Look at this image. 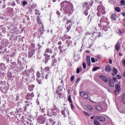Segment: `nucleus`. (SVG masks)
Segmentation results:
<instances>
[{"label": "nucleus", "mask_w": 125, "mask_h": 125, "mask_svg": "<svg viewBox=\"0 0 125 125\" xmlns=\"http://www.w3.org/2000/svg\"><path fill=\"white\" fill-rule=\"evenodd\" d=\"M99 77L101 80H102V81H103V82H104L105 83H108V80L107 79V78H106L105 76L102 75L99 76Z\"/></svg>", "instance_id": "obj_17"}, {"label": "nucleus", "mask_w": 125, "mask_h": 125, "mask_svg": "<svg viewBox=\"0 0 125 125\" xmlns=\"http://www.w3.org/2000/svg\"><path fill=\"white\" fill-rule=\"evenodd\" d=\"M28 2H27L26 1H24L23 2H22V5L23 6H25V5H26V4H27Z\"/></svg>", "instance_id": "obj_41"}, {"label": "nucleus", "mask_w": 125, "mask_h": 125, "mask_svg": "<svg viewBox=\"0 0 125 125\" xmlns=\"http://www.w3.org/2000/svg\"><path fill=\"white\" fill-rule=\"evenodd\" d=\"M111 19L113 20H116L117 19V16L115 14H113L111 15Z\"/></svg>", "instance_id": "obj_30"}, {"label": "nucleus", "mask_w": 125, "mask_h": 125, "mask_svg": "<svg viewBox=\"0 0 125 125\" xmlns=\"http://www.w3.org/2000/svg\"><path fill=\"white\" fill-rule=\"evenodd\" d=\"M83 69H86V64H85V62H83Z\"/></svg>", "instance_id": "obj_39"}, {"label": "nucleus", "mask_w": 125, "mask_h": 125, "mask_svg": "<svg viewBox=\"0 0 125 125\" xmlns=\"http://www.w3.org/2000/svg\"><path fill=\"white\" fill-rule=\"evenodd\" d=\"M53 125L55 124V122L53 121L52 119H50L49 120H47L46 122V125Z\"/></svg>", "instance_id": "obj_14"}, {"label": "nucleus", "mask_w": 125, "mask_h": 125, "mask_svg": "<svg viewBox=\"0 0 125 125\" xmlns=\"http://www.w3.org/2000/svg\"><path fill=\"white\" fill-rule=\"evenodd\" d=\"M121 6H123L125 5V0H122L121 1Z\"/></svg>", "instance_id": "obj_35"}, {"label": "nucleus", "mask_w": 125, "mask_h": 125, "mask_svg": "<svg viewBox=\"0 0 125 125\" xmlns=\"http://www.w3.org/2000/svg\"><path fill=\"white\" fill-rule=\"evenodd\" d=\"M75 79V77H74V76H72L71 77V79H70V81L71 82H73V81H74V79Z\"/></svg>", "instance_id": "obj_49"}, {"label": "nucleus", "mask_w": 125, "mask_h": 125, "mask_svg": "<svg viewBox=\"0 0 125 125\" xmlns=\"http://www.w3.org/2000/svg\"><path fill=\"white\" fill-rule=\"evenodd\" d=\"M51 111L52 113L54 116H56V115H57L58 113L60 112V110H59V109H58V108H57L56 105H54L53 107H52Z\"/></svg>", "instance_id": "obj_8"}, {"label": "nucleus", "mask_w": 125, "mask_h": 125, "mask_svg": "<svg viewBox=\"0 0 125 125\" xmlns=\"http://www.w3.org/2000/svg\"><path fill=\"white\" fill-rule=\"evenodd\" d=\"M86 60L88 65L90 66V57L89 56H87Z\"/></svg>", "instance_id": "obj_20"}, {"label": "nucleus", "mask_w": 125, "mask_h": 125, "mask_svg": "<svg viewBox=\"0 0 125 125\" xmlns=\"http://www.w3.org/2000/svg\"><path fill=\"white\" fill-rule=\"evenodd\" d=\"M47 115L49 117H51V115L50 114V112H49V110H48V113Z\"/></svg>", "instance_id": "obj_55"}, {"label": "nucleus", "mask_w": 125, "mask_h": 125, "mask_svg": "<svg viewBox=\"0 0 125 125\" xmlns=\"http://www.w3.org/2000/svg\"><path fill=\"white\" fill-rule=\"evenodd\" d=\"M123 64L124 66L125 67V60H123Z\"/></svg>", "instance_id": "obj_60"}, {"label": "nucleus", "mask_w": 125, "mask_h": 125, "mask_svg": "<svg viewBox=\"0 0 125 125\" xmlns=\"http://www.w3.org/2000/svg\"><path fill=\"white\" fill-rule=\"evenodd\" d=\"M37 76L38 78L39 79H40V78H41V73H40V72L38 71L37 73Z\"/></svg>", "instance_id": "obj_38"}, {"label": "nucleus", "mask_w": 125, "mask_h": 125, "mask_svg": "<svg viewBox=\"0 0 125 125\" xmlns=\"http://www.w3.org/2000/svg\"><path fill=\"white\" fill-rule=\"evenodd\" d=\"M111 67L109 65H106L105 67V70L107 71V72H111Z\"/></svg>", "instance_id": "obj_23"}, {"label": "nucleus", "mask_w": 125, "mask_h": 125, "mask_svg": "<svg viewBox=\"0 0 125 125\" xmlns=\"http://www.w3.org/2000/svg\"><path fill=\"white\" fill-rule=\"evenodd\" d=\"M22 123L24 125H29V122L27 121L26 120H23L22 122Z\"/></svg>", "instance_id": "obj_26"}, {"label": "nucleus", "mask_w": 125, "mask_h": 125, "mask_svg": "<svg viewBox=\"0 0 125 125\" xmlns=\"http://www.w3.org/2000/svg\"><path fill=\"white\" fill-rule=\"evenodd\" d=\"M115 10L117 12H121V8H120V7H115Z\"/></svg>", "instance_id": "obj_34"}, {"label": "nucleus", "mask_w": 125, "mask_h": 125, "mask_svg": "<svg viewBox=\"0 0 125 125\" xmlns=\"http://www.w3.org/2000/svg\"><path fill=\"white\" fill-rule=\"evenodd\" d=\"M36 14H40V13L38 10H35Z\"/></svg>", "instance_id": "obj_57"}, {"label": "nucleus", "mask_w": 125, "mask_h": 125, "mask_svg": "<svg viewBox=\"0 0 125 125\" xmlns=\"http://www.w3.org/2000/svg\"><path fill=\"white\" fill-rule=\"evenodd\" d=\"M115 48L117 51H119L121 49V42H118L116 43Z\"/></svg>", "instance_id": "obj_16"}, {"label": "nucleus", "mask_w": 125, "mask_h": 125, "mask_svg": "<svg viewBox=\"0 0 125 125\" xmlns=\"http://www.w3.org/2000/svg\"><path fill=\"white\" fill-rule=\"evenodd\" d=\"M97 15L98 16H101V15H104L105 14V8L102 5H99L97 7Z\"/></svg>", "instance_id": "obj_4"}, {"label": "nucleus", "mask_w": 125, "mask_h": 125, "mask_svg": "<svg viewBox=\"0 0 125 125\" xmlns=\"http://www.w3.org/2000/svg\"><path fill=\"white\" fill-rule=\"evenodd\" d=\"M109 64H112V63H113V61H112V60H109Z\"/></svg>", "instance_id": "obj_59"}, {"label": "nucleus", "mask_w": 125, "mask_h": 125, "mask_svg": "<svg viewBox=\"0 0 125 125\" xmlns=\"http://www.w3.org/2000/svg\"><path fill=\"white\" fill-rule=\"evenodd\" d=\"M71 22H72V21H71V20H67V22H66V26H67V25H68V24L69 23H71Z\"/></svg>", "instance_id": "obj_45"}, {"label": "nucleus", "mask_w": 125, "mask_h": 125, "mask_svg": "<svg viewBox=\"0 0 125 125\" xmlns=\"http://www.w3.org/2000/svg\"><path fill=\"white\" fill-rule=\"evenodd\" d=\"M91 60L92 63H95V59L94 58H91Z\"/></svg>", "instance_id": "obj_42"}, {"label": "nucleus", "mask_w": 125, "mask_h": 125, "mask_svg": "<svg viewBox=\"0 0 125 125\" xmlns=\"http://www.w3.org/2000/svg\"><path fill=\"white\" fill-rule=\"evenodd\" d=\"M109 2L113 4V3H114L115 1L114 0H111L110 1H109Z\"/></svg>", "instance_id": "obj_54"}, {"label": "nucleus", "mask_w": 125, "mask_h": 125, "mask_svg": "<svg viewBox=\"0 0 125 125\" xmlns=\"http://www.w3.org/2000/svg\"><path fill=\"white\" fill-rule=\"evenodd\" d=\"M115 88L117 89V91H120V90H121V85L119 84H116L115 85Z\"/></svg>", "instance_id": "obj_22"}, {"label": "nucleus", "mask_w": 125, "mask_h": 125, "mask_svg": "<svg viewBox=\"0 0 125 125\" xmlns=\"http://www.w3.org/2000/svg\"><path fill=\"white\" fill-rule=\"evenodd\" d=\"M70 41V40L68 39L66 40V43H69V42Z\"/></svg>", "instance_id": "obj_64"}, {"label": "nucleus", "mask_w": 125, "mask_h": 125, "mask_svg": "<svg viewBox=\"0 0 125 125\" xmlns=\"http://www.w3.org/2000/svg\"><path fill=\"white\" fill-rule=\"evenodd\" d=\"M100 23H99V27H101L103 30L107 31L108 30V19L103 17L100 21Z\"/></svg>", "instance_id": "obj_1"}, {"label": "nucleus", "mask_w": 125, "mask_h": 125, "mask_svg": "<svg viewBox=\"0 0 125 125\" xmlns=\"http://www.w3.org/2000/svg\"><path fill=\"white\" fill-rule=\"evenodd\" d=\"M95 108L96 110H97V111H102V110L103 109V108H102L101 106L98 105H95Z\"/></svg>", "instance_id": "obj_19"}, {"label": "nucleus", "mask_w": 125, "mask_h": 125, "mask_svg": "<svg viewBox=\"0 0 125 125\" xmlns=\"http://www.w3.org/2000/svg\"><path fill=\"white\" fill-rule=\"evenodd\" d=\"M34 87H35V85L33 84L29 85L28 86V89L30 91H32L34 90Z\"/></svg>", "instance_id": "obj_21"}, {"label": "nucleus", "mask_w": 125, "mask_h": 125, "mask_svg": "<svg viewBox=\"0 0 125 125\" xmlns=\"http://www.w3.org/2000/svg\"><path fill=\"white\" fill-rule=\"evenodd\" d=\"M94 124L95 125H100V123H99V122L96 120H94Z\"/></svg>", "instance_id": "obj_33"}, {"label": "nucleus", "mask_w": 125, "mask_h": 125, "mask_svg": "<svg viewBox=\"0 0 125 125\" xmlns=\"http://www.w3.org/2000/svg\"><path fill=\"white\" fill-rule=\"evenodd\" d=\"M62 7H68V6H72L71 3L67 1H64L61 3Z\"/></svg>", "instance_id": "obj_9"}, {"label": "nucleus", "mask_w": 125, "mask_h": 125, "mask_svg": "<svg viewBox=\"0 0 125 125\" xmlns=\"http://www.w3.org/2000/svg\"><path fill=\"white\" fill-rule=\"evenodd\" d=\"M118 34H120V35H123V32H122V30L121 29L119 30Z\"/></svg>", "instance_id": "obj_48"}, {"label": "nucleus", "mask_w": 125, "mask_h": 125, "mask_svg": "<svg viewBox=\"0 0 125 125\" xmlns=\"http://www.w3.org/2000/svg\"><path fill=\"white\" fill-rule=\"evenodd\" d=\"M60 54H62V53L63 52V51H64V52H65V50H63V51H62V50H60Z\"/></svg>", "instance_id": "obj_52"}, {"label": "nucleus", "mask_w": 125, "mask_h": 125, "mask_svg": "<svg viewBox=\"0 0 125 125\" xmlns=\"http://www.w3.org/2000/svg\"><path fill=\"white\" fill-rule=\"evenodd\" d=\"M61 122L60 121H59L58 122V125H61Z\"/></svg>", "instance_id": "obj_63"}, {"label": "nucleus", "mask_w": 125, "mask_h": 125, "mask_svg": "<svg viewBox=\"0 0 125 125\" xmlns=\"http://www.w3.org/2000/svg\"><path fill=\"white\" fill-rule=\"evenodd\" d=\"M17 31H18V29H12L11 32L13 33V34H17Z\"/></svg>", "instance_id": "obj_28"}, {"label": "nucleus", "mask_w": 125, "mask_h": 125, "mask_svg": "<svg viewBox=\"0 0 125 125\" xmlns=\"http://www.w3.org/2000/svg\"><path fill=\"white\" fill-rule=\"evenodd\" d=\"M52 54V50L51 49H46L44 56L45 57V63H46L48 62V60H49V57H50V55Z\"/></svg>", "instance_id": "obj_3"}, {"label": "nucleus", "mask_w": 125, "mask_h": 125, "mask_svg": "<svg viewBox=\"0 0 125 125\" xmlns=\"http://www.w3.org/2000/svg\"><path fill=\"white\" fill-rule=\"evenodd\" d=\"M61 113L62 114V115H63V116H66V115H69V110H68V109L67 108H65L63 110H62L61 111Z\"/></svg>", "instance_id": "obj_13"}, {"label": "nucleus", "mask_w": 125, "mask_h": 125, "mask_svg": "<svg viewBox=\"0 0 125 125\" xmlns=\"http://www.w3.org/2000/svg\"><path fill=\"white\" fill-rule=\"evenodd\" d=\"M23 75L24 76H25L28 79L31 77L33 78V80H35V76H34V74L31 72L30 70H25L24 72H23Z\"/></svg>", "instance_id": "obj_5"}, {"label": "nucleus", "mask_w": 125, "mask_h": 125, "mask_svg": "<svg viewBox=\"0 0 125 125\" xmlns=\"http://www.w3.org/2000/svg\"><path fill=\"white\" fill-rule=\"evenodd\" d=\"M113 72H114V73H115V75L116 74H118V70L116 68L113 67Z\"/></svg>", "instance_id": "obj_31"}, {"label": "nucleus", "mask_w": 125, "mask_h": 125, "mask_svg": "<svg viewBox=\"0 0 125 125\" xmlns=\"http://www.w3.org/2000/svg\"><path fill=\"white\" fill-rule=\"evenodd\" d=\"M72 27V23H70L69 26H68L67 27L66 30L67 31V32H69V31H70V30H71V28Z\"/></svg>", "instance_id": "obj_29"}, {"label": "nucleus", "mask_w": 125, "mask_h": 125, "mask_svg": "<svg viewBox=\"0 0 125 125\" xmlns=\"http://www.w3.org/2000/svg\"><path fill=\"white\" fill-rule=\"evenodd\" d=\"M99 68V67H96L93 68V71L94 72H95V71H97V70H98V68Z\"/></svg>", "instance_id": "obj_40"}, {"label": "nucleus", "mask_w": 125, "mask_h": 125, "mask_svg": "<svg viewBox=\"0 0 125 125\" xmlns=\"http://www.w3.org/2000/svg\"><path fill=\"white\" fill-rule=\"evenodd\" d=\"M84 5V6H85L86 7L87 6V5H88V3L87 2H85Z\"/></svg>", "instance_id": "obj_56"}, {"label": "nucleus", "mask_w": 125, "mask_h": 125, "mask_svg": "<svg viewBox=\"0 0 125 125\" xmlns=\"http://www.w3.org/2000/svg\"><path fill=\"white\" fill-rule=\"evenodd\" d=\"M64 38H65V39L67 40H70L71 39V37L68 36H65Z\"/></svg>", "instance_id": "obj_44"}, {"label": "nucleus", "mask_w": 125, "mask_h": 125, "mask_svg": "<svg viewBox=\"0 0 125 125\" xmlns=\"http://www.w3.org/2000/svg\"><path fill=\"white\" fill-rule=\"evenodd\" d=\"M34 93H29L26 95V99H27V100H31V99H32V98H33V97H34Z\"/></svg>", "instance_id": "obj_12"}, {"label": "nucleus", "mask_w": 125, "mask_h": 125, "mask_svg": "<svg viewBox=\"0 0 125 125\" xmlns=\"http://www.w3.org/2000/svg\"><path fill=\"white\" fill-rule=\"evenodd\" d=\"M118 109L119 110V112H120V113L125 114V106L124 105L120 106L119 108H118Z\"/></svg>", "instance_id": "obj_11"}, {"label": "nucleus", "mask_w": 125, "mask_h": 125, "mask_svg": "<svg viewBox=\"0 0 125 125\" xmlns=\"http://www.w3.org/2000/svg\"><path fill=\"white\" fill-rule=\"evenodd\" d=\"M87 108L88 110H89V111H93V107L90 105H87Z\"/></svg>", "instance_id": "obj_25"}, {"label": "nucleus", "mask_w": 125, "mask_h": 125, "mask_svg": "<svg viewBox=\"0 0 125 125\" xmlns=\"http://www.w3.org/2000/svg\"><path fill=\"white\" fill-rule=\"evenodd\" d=\"M88 12H87V11H85L84 12V15L86 16V15H88Z\"/></svg>", "instance_id": "obj_58"}, {"label": "nucleus", "mask_w": 125, "mask_h": 125, "mask_svg": "<svg viewBox=\"0 0 125 125\" xmlns=\"http://www.w3.org/2000/svg\"><path fill=\"white\" fill-rule=\"evenodd\" d=\"M17 101H18L19 100V96H17L16 98Z\"/></svg>", "instance_id": "obj_62"}, {"label": "nucleus", "mask_w": 125, "mask_h": 125, "mask_svg": "<svg viewBox=\"0 0 125 125\" xmlns=\"http://www.w3.org/2000/svg\"><path fill=\"white\" fill-rule=\"evenodd\" d=\"M29 52L28 53V57H32L35 54V45L31 44L29 48Z\"/></svg>", "instance_id": "obj_6"}, {"label": "nucleus", "mask_w": 125, "mask_h": 125, "mask_svg": "<svg viewBox=\"0 0 125 125\" xmlns=\"http://www.w3.org/2000/svg\"><path fill=\"white\" fill-rule=\"evenodd\" d=\"M81 96L83 98L87 99L88 98V95L85 93L84 91H81L80 92Z\"/></svg>", "instance_id": "obj_10"}, {"label": "nucleus", "mask_w": 125, "mask_h": 125, "mask_svg": "<svg viewBox=\"0 0 125 125\" xmlns=\"http://www.w3.org/2000/svg\"><path fill=\"white\" fill-rule=\"evenodd\" d=\"M83 70V68L81 67H78L77 68V74H79L80 72H81V71H82Z\"/></svg>", "instance_id": "obj_27"}, {"label": "nucleus", "mask_w": 125, "mask_h": 125, "mask_svg": "<svg viewBox=\"0 0 125 125\" xmlns=\"http://www.w3.org/2000/svg\"><path fill=\"white\" fill-rule=\"evenodd\" d=\"M81 81V78H78L77 81H76V83H79V82Z\"/></svg>", "instance_id": "obj_51"}, {"label": "nucleus", "mask_w": 125, "mask_h": 125, "mask_svg": "<svg viewBox=\"0 0 125 125\" xmlns=\"http://www.w3.org/2000/svg\"><path fill=\"white\" fill-rule=\"evenodd\" d=\"M50 75V70H49V67H46L42 70V78L47 80L48 76Z\"/></svg>", "instance_id": "obj_2"}, {"label": "nucleus", "mask_w": 125, "mask_h": 125, "mask_svg": "<svg viewBox=\"0 0 125 125\" xmlns=\"http://www.w3.org/2000/svg\"><path fill=\"white\" fill-rule=\"evenodd\" d=\"M37 82L38 83H39V84H41V83H42V80L38 79H37Z\"/></svg>", "instance_id": "obj_46"}, {"label": "nucleus", "mask_w": 125, "mask_h": 125, "mask_svg": "<svg viewBox=\"0 0 125 125\" xmlns=\"http://www.w3.org/2000/svg\"><path fill=\"white\" fill-rule=\"evenodd\" d=\"M96 119L100 122H105V121L106 120V119H105V118L102 116H97Z\"/></svg>", "instance_id": "obj_15"}, {"label": "nucleus", "mask_w": 125, "mask_h": 125, "mask_svg": "<svg viewBox=\"0 0 125 125\" xmlns=\"http://www.w3.org/2000/svg\"><path fill=\"white\" fill-rule=\"evenodd\" d=\"M37 122L40 124V125L44 124V123H45V115L39 117L37 120Z\"/></svg>", "instance_id": "obj_7"}, {"label": "nucleus", "mask_w": 125, "mask_h": 125, "mask_svg": "<svg viewBox=\"0 0 125 125\" xmlns=\"http://www.w3.org/2000/svg\"><path fill=\"white\" fill-rule=\"evenodd\" d=\"M109 85H110V86H111V87H113V86H114V83H109Z\"/></svg>", "instance_id": "obj_43"}, {"label": "nucleus", "mask_w": 125, "mask_h": 125, "mask_svg": "<svg viewBox=\"0 0 125 125\" xmlns=\"http://www.w3.org/2000/svg\"><path fill=\"white\" fill-rule=\"evenodd\" d=\"M83 113L87 117H90V114L88 113V112L84 111Z\"/></svg>", "instance_id": "obj_32"}, {"label": "nucleus", "mask_w": 125, "mask_h": 125, "mask_svg": "<svg viewBox=\"0 0 125 125\" xmlns=\"http://www.w3.org/2000/svg\"><path fill=\"white\" fill-rule=\"evenodd\" d=\"M5 69V65L3 63H0V73H1V71H3Z\"/></svg>", "instance_id": "obj_18"}, {"label": "nucleus", "mask_w": 125, "mask_h": 125, "mask_svg": "<svg viewBox=\"0 0 125 125\" xmlns=\"http://www.w3.org/2000/svg\"><path fill=\"white\" fill-rule=\"evenodd\" d=\"M68 101L70 102V103H71V104L72 103V99L71 98V95H69L68 96Z\"/></svg>", "instance_id": "obj_36"}, {"label": "nucleus", "mask_w": 125, "mask_h": 125, "mask_svg": "<svg viewBox=\"0 0 125 125\" xmlns=\"http://www.w3.org/2000/svg\"><path fill=\"white\" fill-rule=\"evenodd\" d=\"M117 78L121 80V79H122V76L120 75H117Z\"/></svg>", "instance_id": "obj_53"}, {"label": "nucleus", "mask_w": 125, "mask_h": 125, "mask_svg": "<svg viewBox=\"0 0 125 125\" xmlns=\"http://www.w3.org/2000/svg\"><path fill=\"white\" fill-rule=\"evenodd\" d=\"M65 13H66V14L69 13L68 15H70V14H71V10H66L65 11Z\"/></svg>", "instance_id": "obj_37"}, {"label": "nucleus", "mask_w": 125, "mask_h": 125, "mask_svg": "<svg viewBox=\"0 0 125 125\" xmlns=\"http://www.w3.org/2000/svg\"><path fill=\"white\" fill-rule=\"evenodd\" d=\"M92 4H93V1L92 0L90 2V6H92Z\"/></svg>", "instance_id": "obj_50"}, {"label": "nucleus", "mask_w": 125, "mask_h": 125, "mask_svg": "<svg viewBox=\"0 0 125 125\" xmlns=\"http://www.w3.org/2000/svg\"><path fill=\"white\" fill-rule=\"evenodd\" d=\"M71 108L72 110H74V109H75V106L73 105V104L72 103L71 104Z\"/></svg>", "instance_id": "obj_47"}, {"label": "nucleus", "mask_w": 125, "mask_h": 125, "mask_svg": "<svg viewBox=\"0 0 125 125\" xmlns=\"http://www.w3.org/2000/svg\"><path fill=\"white\" fill-rule=\"evenodd\" d=\"M37 21L39 25H42V20H41V19L39 17H37Z\"/></svg>", "instance_id": "obj_24"}, {"label": "nucleus", "mask_w": 125, "mask_h": 125, "mask_svg": "<svg viewBox=\"0 0 125 125\" xmlns=\"http://www.w3.org/2000/svg\"><path fill=\"white\" fill-rule=\"evenodd\" d=\"M42 25V28H41V30H42V31H43V24H42L41 25Z\"/></svg>", "instance_id": "obj_61"}]
</instances>
